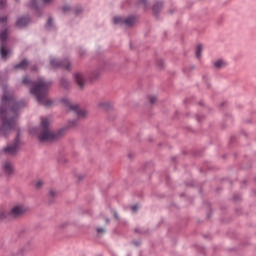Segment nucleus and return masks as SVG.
I'll list each match as a JSON object with an SVG mask.
<instances>
[{"mask_svg": "<svg viewBox=\"0 0 256 256\" xmlns=\"http://www.w3.org/2000/svg\"><path fill=\"white\" fill-rule=\"evenodd\" d=\"M3 89V95H2V106L3 108H0V115H2V127L0 129V135L2 137H7L13 131V128L17 125V117H11V115H17L23 107H25V102L23 101H17L11 93H9V90L7 89V86L4 84L1 85Z\"/></svg>", "mask_w": 256, "mask_h": 256, "instance_id": "f257e3e1", "label": "nucleus"}, {"mask_svg": "<svg viewBox=\"0 0 256 256\" xmlns=\"http://www.w3.org/2000/svg\"><path fill=\"white\" fill-rule=\"evenodd\" d=\"M22 83L26 85V87H31L30 95L35 97L39 105H43L44 107H51V105H53V100L48 96L51 82L46 81L45 78H38L33 82L28 77H24Z\"/></svg>", "mask_w": 256, "mask_h": 256, "instance_id": "f03ea898", "label": "nucleus"}, {"mask_svg": "<svg viewBox=\"0 0 256 256\" xmlns=\"http://www.w3.org/2000/svg\"><path fill=\"white\" fill-rule=\"evenodd\" d=\"M76 124L77 122L75 120L69 121L67 127L61 128L56 133H53L49 129L51 121L49 120V118H43L41 120L38 138L40 139V141H51L53 139H59V137H63V135L67 133V129H70V127H75Z\"/></svg>", "mask_w": 256, "mask_h": 256, "instance_id": "7ed1b4c3", "label": "nucleus"}, {"mask_svg": "<svg viewBox=\"0 0 256 256\" xmlns=\"http://www.w3.org/2000/svg\"><path fill=\"white\" fill-rule=\"evenodd\" d=\"M28 211L29 206L22 202H16L11 206L8 212L0 211V219H5L7 217H21L25 215V213H28Z\"/></svg>", "mask_w": 256, "mask_h": 256, "instance_id": "20e7f679", "label": "nucleus"}, {"mask_svg": "<svg viewBox=\"0 0 256 256\" xmlns=\"http://www.w3.org/2000/svg\"><path fill=\"white\" fill-rule=\"evenodd\" d=\"M7 39H9V30H4L0 33V56L2 59H9L11 57V49H9L5 43H7Z\"/></svg>", "mask_w": 256, "mask_h": 256, "instance_id": "39448f33", "label": "nucleus"}, {"mask_svg": "<svg viewBox=\"0 0 256 256\" xmlns=\"http://www.w3.org/2000/svg\"><path fill=\"white\" fill-rule=\"evenodd\" d=\"M136 18L135 16H128V17H123V16H114L112 18V23L114 25H126V27H131L133 23H135Z\"/></svg>", "mask_w": 256, "mask_h": 256, "instance_id": "423d86ee", "label": "nucleus"}, {"mask_svg": "<svg viewBox=\"0 0 256 256\" xmlns=\"http://www.w3.org/2000/svg\"><path fill=\"white\" fill-rule=\"evenodd\" d=\"M62 101L63 103H65L68 109H70V111H74L78 115L79 119H83V117H87V110L79 108L77 104H73L71 103V101L67 99H63Z\"/></svg>", "mask_w": 256, "mask_h": 256, "instance_id": "0eeeda50", "label": "nucleus"}, {"mask_svg": "<svg viewBox=\"0 0 256 256\" xmlns=\"http://www.w3.org/2000/svg\"><path fill=\"white\" fill-rule=\"evenodd\" d=\"M50 67L52 69H59V67H62L63 69L70 70L71 69V62H69V60H64L63 62H61L57 58H51L50 59Z\"/></svg>", "mask_w": 256, "mask_h": 256, "instance_id": "6e6552de", "label": "nucleus"}, {"mask_svg": "<svg viewBox=\"0 0 256 256\" xmlns=\"http://www.w3.org/2000/svg\"><path fill=\"white\" fill-rule=\"evenodd\" d=\"M1 170L7 175V177H11V175L15 173V167L11 161L2 162Z\"/></svg>", "mask_w": 256, "mask_h": 256, "instance_id": "1a4fd4ad", "label": "nucleus"}, {"mask_svg": "<svg viewBox=\"0 0 256 256\" xmlns=\"http://www.w3.org/2000/svg\"><path fill=\"white\" fill-rule=\"evenodd\" d=\"M19 151V141L16 140L13 144H10L6 146L3 150L2 153H5L6 155H15Z\"/></svg>", "mask_w": 256, "mask_h": 256, "instance_id": "9d476101", "label": "nucleus"}, {"mask_svg": "<svg viewBox=\"0 0 256 256\" xmlns=\"http://www.w3.org/2000/svg\"><path fill=\"white\" fill-rule=\"evenodd\" d=\"M73 79L80 87H85V83H87V78L82 72H75L73 74Z\"/></svg>", "mask_w": 256, "mask_h": 256, "instance_id": "9b49d317", "label": "nucleus"}, {"mask_svg": "<svg viewBox=\"0 0 256 256\" xmlns=\"http://www.w3.org/2000/svg\"><path fill=\"white\" fill-rule=\"evenodd\" d=\"M28 23H31L29 16H22L16 21V27L23 29V27H27Z\"/></svg>", "mask_w": 256, "mask_h": 256, "instance_id": "f8f14e48", "label": "nucleus"}, {"mask_svg": "<svg viewBox=\"0 0 256 256\" xmlns=\"http://www.w3.org/2000/svg\"><path fill=\"white\" fill-rule=\"evenodd\" d=\"M214 69H225L227 66V61L224 59H217L213 62Z\"/></svg>", "mask_w": 256, "mask_h": 256, "instance_id": "ddd939ff", "label": "nucleus"}, {"mask_svg": "<svg viewBox=\"0 0 256 256\" xmlns=\"http://www.w3.org/2000/svg\"><path fill=\"white\" fill-rule=\"evenodd\" d=\"M163 10V1H157L152 7V11L154 15H159L161 11Z\"/></svg>", "mask_w": 256, "mask_h": 256, "instance_id": "4468645a", "label": "nucleus"}, {"mask_svg": "<svg viewBox=\"0 0 256 256\" xmlns=\"http://www.w3.org/2000/svg\"><path fill=\"white\" fill-rule=\"evenodd\" d=\"M27 67H29V61L22 60L21 63L15 66V69H27Z\"/></svg>", "mask_w": 256, "mask_h": 256, "instance_id": "2eb2a0df", "label": "nucleus"}, {"mask_svg": "<svg viewBox=\"0 0 256 256\" xmlns=\"http://www.w3.org/2000/svg\"><path fill=\"white\" fill-rule=\"evenodd\" d=\"M203 53V45L198 44L196 47V57L197 59H201V55Z\"/></svg>", "mask_w": 256, "mask_h": 256, "instance_id": "dca6fc26", "label": "nucleus"}, {"mask_svg": "<svg viewBox=\"0 0 256 256\" xmlns=\"http://www.w3.org/2000/svg\"><path fill=\"white\" fill-rule=\"evenodd\" d=\"M72 7L69 4H65L62 6V13H70L72 11Z\"/></svg>", "mask_w": 256, "mask_h": 256, "instance_id": "f3484780", "label": "nucleus"}, {"mask_svg": "<svg viewBox=\"0 0 256 256\" xmlns=\"http://www.w3.org/2000/svg\"><path fill=\"white\" fill-rule=\"evenodd\" d=\"M139 5L143 6L145 9L149 7V0H138Z\"/></svg>", "mask_w": 256, "mask_h": 256, "instance_id": "a211bd4d", "label": "nucleus"}, {"mask_svg": "<svg viewBox=\"0 0 256 256\" xmlns=\"http://www.w3.org/2000/svg\"><path fill=\"white\" fill-rule=\"evenodd\" d=\"M43 180H37L35 183V188L36 189H41L43 187Z\"/></svg>", "mask_w": 256, "mask_h": 256, "instance_id": "6ab92c4d", "label": "nucleus"}, {"mask_svg": "<svg viewBox=\"0 0 256 256\" xmlns=\"http://www.w3.org/2000/svg\"><path fill=\"white\" fill-rule=\"evenodd\" d=\"M49 197H57V190L51 189L48 192Z\"/></svg>", "mask_w": 256, "mask_h": 256, "instance_id": "aec40b11", "label": "nucleus"}, {"mask_svg": "<svg viewBox=\"0 0 256 256\" xmlns=\"http://www.w3.org/2000/svg\"><path fill=\"white\" fill-rule=\"evenodd\" d=\"M46 27L48 28V29H52L53 28V19H48V22H47V25H46Z\"/></svg>", "mask_w": 256, "mask_h": 256, "instance_id": "412c9836", "label": "nucleus"}, {"mask_svg": "<svg viewBox=\"0 0 256 256\" xmlns=\"http://www.w3.org/2000/svg\"><path fill=\"white\" fill-rule=\"evenodd\" d=\"M157 101V96H149V102L151 104L155 103Z\"/></svg>", "mask_w": 256, "mask_h": 256, "instance_id": "4be33fe9", "label": "nucleus"}, {"mask_svg": "<svg viewBox=\"0 0 256 256\" xmlns=\"http://www.w3.org/2000/svg\"><path fill=\"white\" fill-rule=\"evenodd\" d=\"M42 3H44V5H49L53 3V0H42Z\"/></svg>", "mask_w": 256, "mask_h": 256, "instance_id": "5701e85b", "label": "nucleus"}, {"mask_svg": "<svg viewBox=\"0 0 256 256\" xmlns=\"http://www.w3.org/2000/svg\"><path fill=\"white\" fill-rule=\"evenodd\" d=\"M0 23H7V17L6 16L0 17Z\"/></svg>", "mask_w": 256, "mask_h": 256, "instance_id": "b1692460", "label": "nucleus"}, {"mask_svg": "<svg viewBox=\"0 0 256 256\" xmlns=\"http://www.w3.org/2000/svg\"><path fill=\"white\" fill-rule=\"evenodd\" d=\"M97 233H105V229L104 228H98Z\"/></svg>", "mask_w": 256, "mask_h": 256, "instance_id": "393cba45", "label": "nucleus"}, {"mask_svg": "<svg viewBox=\"0 0 256 256\" xmlns=\"http://www.w3.org/2000/svg\"><path fill=\"white\" fill-rule=\"evenodd\" d=\"M137 209H139V206H137V205L132 206V211H133V212L137 211Z\"/></svg>", "mask_w": 256, "mask_h": 256, "instance_id": "a878e982", "label": "nucleus"}, {"mask_svg": "<svg viewBox=\"0 0 256 256\" xmlns=\"http://www.w3.org/2000/svg\"><path fill=\"white\" fill-rule=\"evenodd\" d=\"M1 7H5V2L4 1H0V9Z\"/></svg>", "mask_w": 256, "mask_h": 256, "instance_id": "bb28decb", "label": "nucleus"}, {"mask_svg": "<svg viewBox=\"0 0 256 256\" xmlns=\"http://www.w3.org/2000/svg\"><path fill=\"white\" fill-rule=\"evenodd\" d=\"M32 7H37V2L35 1H32V4H31Z\"/></svg>", "mask_w": 256, "mask_h": 256, "instance_id": "cd10ccee", "label": "nucleus"}, {"mask_svg": "<svg viewBox=\"0 0 256 256\" xmlns=\"http://www.w3.org/2000/svg\"><path fill=\"white\" fill-rule=\"evenodd\" d=\"M81 11H83V8H79L76 10V13H81Z\"/></svg>", "mask_w": 256, "mask_h": 256, "instance_id": "c85d7f7f", "label": "nucleus"}, {"mask_svg": "<svg viewBox=\"0 0 256 256\" xmlns=\"http://www.w3.org/2000/svg\"><path fill=\"white\" fill-rule=\"evenodd\" d=\"M114 217L115 219H119V216L117 215V213H114Z\"/></svg>", "mask_w": 256, "mask_h": 256, "instance_id": "c756f323", "label": "nucleus"}]
</instances>
